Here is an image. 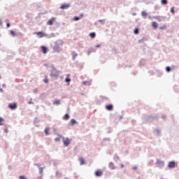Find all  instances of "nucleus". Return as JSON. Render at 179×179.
Listing matches in <instances>:
<instances>
[{"instance_id": "1", "label": "nucleus", "mask_w": 179, "mask_h": 179, "mask_svg": "<svg viewBox=\"0 0 179 179\" xmlns=\"http://www.w3.org/2000/svg\"><path fill=\"white\" fill-rule=\"evenodd\" d=\"M34 34L38 36L39 38H42V37H47V34H44L43 31L34 32Z\"/></svg>"}, {"instance_id": "2", "label": "nucleus", "mask_w": 179, "mask_h": 179, "mask_svg": "<svg viewBox=\"0 0 179 179\" xmlns=\"http://www.w3.org/2000/svg\"><path fill=\"white\" fill-rule=\"evenodd\" d=\"M8 107L10 108V110H15L17 108V104L16 103H9Z\"/></svg>"}, {"instance_id": "3", "label": "nucleus", "mask_w": 179, "mask_h": 179, "mask_svg": "<svg viewBox=\"0 0 179 179\" xmlns=\"http://www.w3.org/2000/svg\"><path fill=\"white\" fill-rule=\"evenodd\" d=\"M55 20V17H52L50 20H48L47 24L49 26H52L54 24V22Z\"/></svg>"}, {"instance_id": "4", "label": "nucleus", "mask_w": 179, "mask_h": 179, "mask_svg": "<svg viewBox=\"0 0 179 179\" xmlns=\"http://www.w3.org/2000/svg\"><path fill=\"white\" fill-rule=\"evenodd\" d=\"M63 143H64V146H68V145H69V143H71V141L69 138L64 139Z\"/></svg>"}, {"instance_id": "5", "label": "nucleus", "mask_w": 179, "mask_h": 179, "mask_svg": "<svg viewBox=\"0 0 179 179\" xmlns=\"http://www.w3.org/2000/svg\"><path fill=\"white\" fill-rule=\"evenodd\" d=\"M168 167H169V169H174V167H176V162H170L169 163Z\"/></svg>"}, {"instance_id": "6", "label": "nucleus", "mask_w": 179, "mask_h": 179, "mask_svg": "<svg viewBox=\"0 0 179 179\" xmlns=\"http://www.w3.org/2000/svg\"><path fill=\"white\" fill-rule=\"evenodd\" d=\"M106 110H108V111H113V104H109L108 106H106Z\"/></svg>"}, {"instance_id": "7", "label": "nucleus", "mask_w": 179, "mask_h": 179, "mask_svg": "<svg viewBox=\"0 0 179 179\" xmlns=\"http://www.w3.org/2000/svg\"><path fill=\"white\" fill-rule=\"evenodd\" d=\"M95 176H96V177H101V176H103V172L98 170L95 172Z\"/></svg>"}, {"instance_id": "8", "label": "nucleus", "mask_w": 179, "mask_h": 179, "mask_svg": "<svg viewBox=\"0 0 179 179\" xmlns=\"http://www.w3.org/2000/svg\"><path fill=\"white\" fill-rule=\"evenodd\" d=\"M69 8V4H63L60 7V9H68Z\"/></svg>"}, {"instance_id": "9", "label": "nucleus", "mask_w": 179, "mask_h": 179, "mask_svg": "<svg viewBox=\"0 0 179 179\" xmlns=\"http://www.w3.org/2000/svg\"><path fill=\"white\" fill-rule=\"evenodd\" d=\"M41 48H42V52H43L44 54H47V51H48V49L45 46H41Z\"/></svg>"}, {"instance_id": "10", "label": "nucleus", "mask_w": 179, "mask_h": 179, "mask_svg": "<svg viewBox=\"0 0 179 179\" xmlns=\"http://www.w3.org/2000/svg\"><path fill=\"white\" fill-rule=\"evenodd\" d=\"M61 103V101L58 99H55L53 101V104H56L57 106H59V104Z\"/></svg>"}, {"instance_id": "11", "label": "nucleus", "mask_w": 179, "mask_h": 179, "mask_svg": "<svg viewBox=\"0 0 179 179\" xmlns=\"http://www.w3.org/2000/svg\"><path fill=\"white\" fill-rule=\"evenodd\" d=\"M79 161L81 166H83V164H85V159H83V157L79 158Z\"/></svg>"}, {"instance_id": "12", "label": "nucleus", "mask_w": 179, "mask_h": 179, "mask_svg": "<svg viewBox=\"0 0 179 179\" xmlns=\"http://www.w3.org/2000/svg\"><path fill=\"white\" fill-rule=\"evenodd\" d=\"M63 120H64L65 121H68V120H69V115L68 113L65 114Z\"/></svg>"}, {"instance_id": "13", "label": "nucleus", "mask_w": 179, "mask_h": 179, "mask_svg": "<svg viewBox=\"0 0 179 179\" xmlns=\"http://www.w3.org/2000/svg\"><path fill=\"white\" fill-rule=\"evenodd\" d=\"M141 16H143V17H144V19H146V16H148V13H145V11H142Z\"/></svg>"}, {"instance_id": "14", "label": "nucleus", "mask_w": 179, "mask_h": 179, "mask_svg": "<svg viewBox=\"0 0 179 179\" xmlns=\"http://www.w3.org/2000/svg\"><path fill=\"white\" fill-rule=\"evenodd\" d=\"M152 27H154V29H157L158 27L157 22H152Z\"/></svg>"}, {"instance_id": "15", "label": "nucleus", "mask_w": 179, "mask_h": 179, "mask_svg": "<svg viewBox=\"0 0 179 179\" xmlns=\"http://www.w3.org/2000/svg\"><path fill=\"white\" fill-rule=\"evenodd\" d=\"M109 168L110 169V170H114V169H115V167H114V163L110 162V163H109Z\"/></svg>"}, {"instance_id": "16", "label": "nucleus", "mask_w": 179, "mask_h": 179, "mask_svg": "<svg viewBox=\"0 0 179 179\" xmlns=\"http://www.w3.org/2000/svg\"><path fill=\"white\" fill-rule=\"evenodd\" d=\"M154 19H156V20H158V22H162V17L160 16H155Z\"/></svg>"}, {"instance_id": "17", "label": "nucleus", "mask_w": 179, "mask_h": 179, "mask_svg": "<svg viewBox=\"0 0 179 179\" xmlns=\"http://www.w3.org/2000/svg\"><path fill=\"white\" fill-rule=\"evenodd\" d=\"M72 55H73V59H76V57H78V53L75 52H72Z\"/></svg>"}, {"instance_id": "18", "label": "nucleus", "mask_w": 179, "mask_h": 179, "mask_svg": "<svg viewBox=\"0 0 179 179\" xmlns=\"http://www.w3.org/2000/svg\"><path fill=\"white\" fill-rule=\"evenodd\" d=\"M10 34L11 36H13V37H15V36H16V33L14 32L13 30H10Z\"/></svg>"}, {"instance_id": "19", "label": "nucleus", "mask_w": 179, "mask_h": 179, "mask_svg": "<svg viewBox=\"0 0 179 179\" xmlns=\"http://www.w3.org/2000/svg\"><path fill=\"white\" fill-rule=\"evenodd\" d=\"M90 36L91 37V38H94V37H96V33L94 32L90 33Z\"/></svg>"}, {"instance_id": "20", "label": "nucleus", "mask_w": 179, "mask_h": 179, "mask_svg": "<svg viewBox=\"0 0 179 179\" xmlns=\"http://www.w3.org/2000/svg\"><path fill=\"white\" fill-rule=\"evenodd\" d=\"M161 3L162 5H167L168 3L167 0H162Z\"/></svg>"}, {"instance_id": "21", "label": "nucleus", "mask_w": 179, "mask_h": 179, "mask_svg": "<svg viewBox=\"0 0 179 179\" xmlns=\"http://www.w3.org/2000/svg\"><path fill=\"white\" fill-rule=\"evenodd\" d=\"M134 34H139V29L138 28H136L134 30Z\"/></svg>"}, {"instance_id": "22", "label": "nucleus", "mask_w": 179, "mask_h": 179, "mask_svg": "<svg viewBox=\"0 0 179 179\" xmlns=\"http://www.w3.org/2000/svg\"><path fill=\"white\" fill-rule=\"evenodd\" d=\"M71 125H75V124H76V120L75 119H71Z\"/></svg>"}, {"instance_id": "23", "label": "nucleus", "mask_w": 179, "mask_h": 179, "mask_svg": "<svg viewBox=\"0 0 179 179\" xmlns=\"http://www.w3.org/2000/svg\"><path fill=\"white\" fill-rule=\"evenodd\" d=\"M50 131V128L49 127H46L45 129V134L46 136L48 135V131Z\"/></svg>"}, {"instance_id": "24", "label": "nucleus", "mask_w": 179, "mask_h": 179, "mask_svg": "<svg viewBox=\"0 0 179 179\" xmlns=\"http://www.w3.org/2000/svg\"><path fill=\"white\" fill-rule=\"evenodd\" d=\"M82 16L83 15H81V17H74L73 20H75L76 22L80 20V19L82 18Z\"/></svg>"}, {"instance_id": "25", "label": "nucleus", "mask_w": 179, "mask_h": 179, "mask_svg": "<svg viewBox=\"0 0 179 179\" xmlns=\"http://www.w3.org/2000/svg\"><path fill=\"white\" fill-rule=\"evenodd\" d=\"M166 72H170V71H171V69L169 66H166Z\"/></svg>"}, {"instance_id": "26", "label": "nucleus", "mask_w": 179, "mask_h": 179, "mask_svg": "<svg viewBox=\"0 0 179 179\" xmlns=\"http://www.w3.org/2000/svg\"><path fill=\"white\" fill-rule=\"evenodd\" d=\"M2 122H3V118L0 117V125H3V123H2Z\"/></svg>"}, {"instance_id": "27", "label": "nucleus", "mask_w": 179, "mask_h": 179, "mask_svg": "<svg viewBox=\"0 0 179 179\" xmlns=\"http://www.w3.org/2000/svg\"><path fill=\"white\" fill-rule=\"evenodd\" d=\"M60 138L59 137H57V138H56L55 139V142H59V141H60Z\"/></svg>"}, {"instance_id": "28", "label": "nucleus", "mask_w": 179, "mask_h": 179, "mask_svg": "<svg viewBox=\"0 0 179 179\" xmlns=\"http://www.w3.org/2000/svg\"><path fill=\"white\" fill-rule=\"evenodd\" d=\"M65 82L68 83V82H71V78H66L65 79Z\"/></svg>"}, {"instance_id": "29", "label": "nucleus", "mask_w": 179, "mask_h": 179, "mask_svg": "<svg viewBox=\"0 0 179 179\" xmlns=\"http://www.w3.org/2000/svg\"><path fill=\"white\" fill-rule=\"evenodd\" d=\"M171 13H174V7H172V8H171Z\"/></svg>"}, {"instance_id": "30", "label": "nucleus", "mask_w": 179, "mask_h": 179, "mask_svg": "<svg viewBox=\"0 0 179 179\" xmlns=\"http://www.w3.org/2000/svg\"><path fill=\"white\" fill-rule=\"evenodd\" d=\"M44 83H48V79L45 78L43 80Z\"/></svg>"}, {"instance_id": "31", "label": "nucleus", "mask_w": 179, "mask_h": 179, "mask_svg": "<svg viewBox=\"0 0 179 179\" xmlns=\"http://www.w3.org/2000/svg\"><path fill=\"white\" fill-rule=\"evenodd\" d=\"M20 179H27V178H26V177H24V176H20Z\"/></svg>"}, {"instance_id": "32", "label": "nucleus", "mask_w": 179, "mask_h": 179, "mask_svg": "<svg viewBox=\"0 0 179 179\" xmlns=\"http://www.w3.org/2000/svg\"><path fill=\"white\" fill-rule=\"evenodd\" d=\"M99 22L100 23H103V22H104V20H99Z\"/></svg>"}, {"instance_id": "33", "label": "nucleus", "mask_w": 179, "mask_h": 179, "mask_svg": "<svg viewBox=\"0 0 179 179\" xmlns=\"http://www.w3.org/2000/svg\"><path fill=\"white\" fill-rule=\"evenodd\" d=\"M7 27H10V23H7Z\"/></svg>"}, {"instance_id": "34", "label": "nucleus", "mask_w": 179, "mask_h": 179, "mask_svg": "<svg viewBox=\"0 0 179 179\" xmlns=\"http://www.w3.org/2000/svg\"><path fill=\"white\" fill-rule=\"evenodd\" d=\"M132 169H133V170H136V169H138V167L134 166V167H133Z\"/></svg>"}, {"instance_id": "35", "label": "nucleus", "mask_w": 179, "mask_h": 179, "mask_svg": "<svg viewBox=\"0 0 179 179\" xmlns=\"http://www.w3.org/2000/svg\"><path fill=\"white\" fill-rule=\"evenodd\" d=\"M99 47H100V45H96V48H99Z\"/></svg>"}, {"instance_id": "36", "label": "nucleus", "mask_w": 179, "mask_h": 179, "mask_svg": "<svg viewBox=\"0 0 179 179\" xmlns=\"http://www.w3.org/2000/svg\"><path fill=\"white\" fill-rule=\"evenodd\" d=\"M1 24H2V21L0 20V26H1Z\"/></svg>"}, {"instance_id": "37", "label": "nucleus", "mask_w": 179, "mask_h": 179, "mask_svg": "<svg viewBox=\"0 0 179 179\" xmlns=\"http://www.w3.org/2000/svg\"><path fill=\"white\" fill-rule=\"evenodd\" d=\"M63 43H63L62 41H61V43H60L61 45H62Z\"/></svg>"}, {"instance_id": "38", "label": "nucleus", "mask_w": 179, "mask_h": 179, "mask_svg": "<svg viewBox=\"0 0 179 179\" xmlns=\"http://www.w3.org/2000/svg\"><path fill=\"white\" fill-rule=\"evenodd\" d=\"M56 48H57V46H55V47H54V50H56Z\"/></svg>"}, {"instance_id": "39", "label": "nucleus", "mask_w": 179, "mask_h": 179, "mask_svg": "<svg viewBox=\"0 0 179 179\" xmlns=\"http://www.w3.org/2000/svg\"><path fill=\"white\" fill-rule=\"evenodd\" d=\"M50 76H55V75L54 74H51Z\"/></svg>"}, {"instance_id": "40", "label": "nucleus", "mask_w": 179, "mask_h": 179, "mask_svg": "<svg viewBox=\"0 0 179 179\" xmlns=\"http://www.w3.org/2000/svg\"><path fill=\"white\" fill-rule=\"evenodd\" d=\"M121 167H122H122H124V165H123V164H122V165H121Z\"/></svg>"}, {"instance_id": "41", "label": "nucleus", "mask_w": 179, "mask_h": 179, "mask_svg": "<svg viewBox=\"0 0 179 179\" xmlns=\"http://www.w3.org/2000/svg\"><path fill=\"white\" fill-rule=\"evenodd\" d=\"M29 104H31V102H29Z\"/></svg>"}, {"instance_id": "42", "label": "nucleus", "mask_w": 179, "mask_h": 179, "mask_svg": "<svg viewBox=\"0 0 179 179\" xmlns=\"http://www.w3.org/2000/svg\"><path fill=\"white\" fill-rule=\"evenodd\" d=\"M6 22H8V20H6Z\"/></svg>"}, {"instance_id": "43", "label": "nucleus", "mask_w": 179, "mask_h": 179, "mask_svg": "<svg viewBox=\"0 0 179 179\" xmlns=\"http://www.w3.org/2000/svg\"><path fill=\"white\" fill-rule=\"evenodd\" d=\"M1 92H2V89H0Z\"/></svg>"}, {"instance_id": "44", "label": "nucleus", "mask_w": 179, "mask_h": 179, "mask_svg": "<svg viewBox=\"0 0 179 179\" xmlns=\"http://www.w3.org/2000/svg\"><path fill=\"white\" fill-rule=\"evenodd\" d=\"M149 19H151V17H149Z\"/></svg>"}, {"instance_id": "45", "label": "nucleus", "mask_w": 179, "mask_h": 179, "mask_svg": "<svg viewBox=\"0 0 179 179\" xmlns=\"http://www.w3.org/2000/svg\"><path fill=\"white\" fill-rule=\"evenodd\" d=\"M0 79H1V76H0Z\"/></svg>"}]
</instances>
